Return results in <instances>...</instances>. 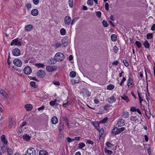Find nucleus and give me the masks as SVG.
<instances>
[{
	"instance_id": "nucleus-9",
	"label": "nucleus",
	"mask_w": 155,
	"mask_h": 155,
	"mask_svg": "<svg viewBox=\"0 0 155 155\" xmlns=\"http://www.w3.org/2000/svg\"><path fill=\"white\" fill-rule=\"evenodd\" d=\"M81 94L83 97H87L90 96L91 95V93L87 89H84L83 91Z\"/></svg>"
},
{
	"instance_id": "nucleus-20",
	"label": "nucleus",
	"mask_w": 155,
	"mask_h": 155,
	"mask_svg": "<svg viewBox=\"0 0 155 155\" xmlns=\"http://www.w3.org/2000/svg\"><path fill=\"white\" fill-rule=\"evenodd\" d=\"M134 84L133 81L131 82H127V86L128 88L130 89L132 88L133 87Z\"/></svg>"
},
{
	"instance_id": "nucleus-32",
	"label": "nucleus",
	"mask_w": 155,
	"mask_h": 155,
	"mask_svg": "<svg viewBox=\"0 0 155 155\" xmlns=\"http://www.w3.org/2000/svg\"><path fill=\"white\" fill-rule=\"evenodd\" d=\"M66 30L64 28H62L60 30V33L61 35H64L66 34Z\"/></svg>"
},
{
	"instance_id": "nucleus-28",
	"label": "nucleus",
	"mask_w": 155,
	"mask_h": 155,
	"mask_svg": "<svg viewBox=\"0 0 155 155\" xmlns=\"http://www.w3.org/2000/svg\"><path fill=\"white\" fill-rule=\"evenodd\" d=\"M85 146V145L83 143H81L78 144V147L79 149H82Z\"/></svg>"
},
{
	"instance_id": "nucleus-31",
	"label": "nucleus",
	"mask_w": 155,
	"mask_h": 155,
	"mask_svg": "<svg viewBox=\"0 0 155 155\" xmlns=\"http://www.w3.org/2000/svg\"><path fill=\"white\" fill-rule=\"evenodd\" d=\"M0 94L4 97H6L7 95V93L5 91L1 88H0Z\"/></svg>"
},
{
	"instance_id": "nucleus-17",
	"label": "nucleus",
	"mask_w": 155,
	"mask_h": 155,
	"mask_svg": "<svg viewBox=\"0 0 155 155\" xmlns=\"http://www.w3.org/2000/svg\"><path fill=\"white\" fill-rule=\"evenodd\" d=\"M25 107L27 111H30L32 109V106L31 104H27L25 106Z\"/></svg>"
},
{
	"instance_id": "nucleus-39",
	"label": "nucleus",
	"mask_w": 155,
	"mask_h": 155,
	"mask_svg": "<svg viewBox=\"0 0 155 155\" xmlns=\"http://www.w3.org/2000/svg\"><path fill=\"white\" fill-rule=\"evenodd\" d=\"M64 124L62 122H61L59 125L58 128L60 131H61L63 128Z\"/></svg>"
},
{
	"instance_id": "nucleus-62",
	"label": "nucleus",
	"mask_w": 155,
	"mask_h": 155,
	"mask_svg": "<svg viewBox=\"0 0 155 155\" xmlns=\"http://www.w3.org/2000/svg\"><path fill=\"white\" fill-rule=\"evenodd\" d=\"M94 103L96 104H99V100L97 98L94 99Z\"/></svg>"
},
{
	"instance_id": "nucleus-41",
	"label": "nucleus",
	"mask_w": 155,
	"mask_h": 155,
	"mask_svg": "<svg viewBox=\"0 0 155 155\" xmlns=\"http://www.w3.org/2000/svg\"><path fill=\"white\" fill-rule=\"evenodd\" d=\"M110 107V105L108 104H107L104 107V109L105 110H109Z\"/></svg>"
},
{
	"instance_id": "nucleus-45",
	"label": "nucleus",
	"mask_w": 155,
	"mask_h": 155,
	"mask_svg": "<svg viewBox=\"0 0 155 155\" xmlns=\"http://www.w3.org/2000/svg\"><path fill=\"white\" fill-rule=\"evenodd\" d=\"M153 37V34L152 33H149L147 35V38L148 39H151Z\"/></svg>"
},
{
	"instance_id": "nucleus-4",
	"label": "nucleus",
	"mask_w": 155,
	"mask_h": 155,
	"mask_svg": "<svg viewBox=\"0 0 155 155\" xmlns=\"http://www.w3.org/2000/svg\"><path fill=\"white\" fill-rule=\"evenodd\" d=\"M57 69V67L56 66H47L46 67V70L48 72H53L55 71Z\"/></svg>"
},
{
	"instance_id": "nucleus-38",
	"label": "nucleus",
	"mask_w": 155,
	"mask_h": 155,
	"mask_svg": "<svg viewBox=\"0 0 155 155\" xmlns=\"http://www.w3.org/2000/svg\"><path fill=\"white\" fill-rule=\"evenodd\" d=\"M76 75V73L74 71H72L70 73V76L71 78L75 77Z\"/></svg>"
},
{
	"instance_id": "nucleus-60",
	"label": "nucleus",
	"mask_w": 155,
	"mask_h": 155,
	"mask_svg": "<svg viewBox=\"0 0 155 155\" xmlns=\"http://www.w3.org/2000/svg\"><path fill=\"white\" fill-rule=\"evenodd\" d=\"M53 83L55 85L59 86L60 85V83L58 81H53Z\"/></svg>"
},
{
	"instance_id": "nucleus-63",
	"label": "nucleus",
	"mask_w": 155,
	"mask_h": 155,
	"mask_svg": "<svg viewBox=\"0 0 155 155\" xmlns=\"http://www.w3.org/2000/svg\"><path fill=\"white\" fill-rule=\"evenodd\" d=\"M45 108V106L44 105H42L40 107L38 108V111H40L41 110H44Z\"/></svg>"
},
{
	"instance_id": "nucleus-5",
	"label": "nucleus",
	"mask_w": 155,
	"mask_h": 155,
	"mask_svg": "<svg viewBox=\"0 0 155 155\" xmlns=\"http://www.w3.org/2000/svg\"><path fill=\"white\" fill-rule=\"evenodd\" d=\"M24 73L26 75L30 74L32 70L31 68L28 66H26L24 69Z\"/></svg>"
},
{
	"instance_id": "nucleus-23",
	"label": "nucleus",
	"mask_w": 155,
	"mask_h": 155,
	"mask_svg": "<svg viewBox=\"0 0 155 155\" xmlns=\"http://www.w3.org/2000/svg\"><path fill=\"white\" fill-rule=\"evenodd\" d=\"M9 126L10 127H12L13 126V120L12 118V117H10L9 118Z\"/></svg>"
},
{
	"instance_id": "nucleus-3",
	"label": "nucleus",
	"mask_w": 155,
	"mask_h": 155,
	"mask_svg": "<svg viewBox=\"0 0 155 155\" xmlns=\"http://www.w3.org/2000/svg\"><path fill=\"white\" fill-rule=\"evenodd\" d=\"M117 99L116 95L114 94L110 96L107 99V102L110 104L113 103L115 102Z\"/></svg>"
},
{
	"instance_id": "nucleus-34",
	"label": "nucleus",
	"mask_w": 155,
	"mask_h": 155,
	"mask_svg": "<svg viewBox=\"0 0 155 155\" xmlns=\"http://www.w3.org/2000/svg\"><path fill=\"white\" fill-rule=\"evenodd\" d=\"M143 45L146 48H149V44L147 41H146L143 43Z\"/></svg>"
},
{
	"instance_id": "nucleus-11",
	"label": "nucleus",
	"mask_w": 155,
	"mask_h": 155,
	"mask_svg": "<svg viewBox=\"0 0 155 155\" xmlns=\"http://www.w3.org/2000/svg\"><path fill=\"white\" fill-rule=\"evenodd\" d=\"M32 28L33 26L30 24L28 25L25 27V30L26 32L30 31Z\"/></svg>"
},
{
	"instance_id": "nucleus-10",
	"label": "nucleus",
	"mask_w": 155,
	"mask_h": 155,
	"mask_svg": "<svg viewBox=\"0 0 155 155\" xmlns=\"http://www.w3.org/2000/svg\"><path fill=\"white\" fill-rule=\"evenodd\" d=\"M68 40L67 39V37H65L63 38L62 40V45L64 47H66L68 45Z\"/></svg>"
},
{
	"instance_id": "nucleus-50",
	"label": "nucleus",
	"mask_w": 155,
	"mask_h": 155,
	"mask_svg": "<svg viewBox=\"0 0 155 155\" xmlns=\"http://www.w3.org/2000/svg\"><path fill=\"white\" fill-rule=\"evenodd\" d=\"M36 83L34 81H31L30 83L31 86L34 87H36Z\"/></svg>"
},
{
	"instance_id": "nucleus-21",
	"label": "nucleus",
	"mask_w": 155,
	"mask_h": 155,
	"mask_svg": "<svg viewBox=\"0 0 155 155\" xmlns=\"http://www.w3.org/2000/svg\"><path fill=\"white\" fill-rule=\"evenodd\" d=\"M118 127H115L111 131V133L113 134L116 135L119 134L118 132Z\"/></svg>"
},
{
	"instance_id": "nucleus-16",
	"label": "nucleus",
	"mask_w": 155,
	"mask_h": 155,
	"mask_svg": "<svg viewBox=\"0 0 155 155\" xmlns=\"http://www.w3.org/2000/svg\"><path fill=\"white\" fill-rule=\"evenodd\" d=\"M31 14L34 16L37 15L38 14V10L36 9H34L31 10Z\"/></svg>"
},
{
	"instance_id": "nucleus-51",
	"label": "nucleus",
	"mask_w": 155,
	"mask_h": 155,
	"mask_svg": "<svg viewBox=\"0 0 155 155\" xmlns=\"http://www.w3.org/2000/svg\"><path fill=\"white\" fill-rule=\"evenodd\" d=\"M61 45H62V44H61V43L59 42H57L55 45V47L56 48L60 47Z\"/></svg>"
},
{
	"instance_id": "nucleus-33",
	"label": "nucleus",
	"mask_w": 155,
	"mask_h": 155,
	"mask_svg": "<svg viewBox=\"0 0 155 155\" xmlns=\"http://www.w3.org/2000/svg\"><path fill=\"white\" fill-rule=\"evenodd\" d=\"M93 125L94 126L95 128L97 130H98L99 129V124L97 122H96L95 123L94 122L93 124Z\"/></svg>"
},
{
	"instance_id": "nucleus-52",
	"label": "nucleus",
	"mask_w": 155,
	"mask_h": 155,
	"mask_svg": "<svg viewBox=\"0 0 155 155\" xmlns=\"http://www.w3.org/2000/svg\"><path fill=\"white\" fill-rule=\"evenodd\" d=\"M130 110L131 112H136L137 108L134 107H130Z\"/></svg>"
},
{
	"instance_id": "nucleus-35",
	"label": "nucleus",
	"mask_w": 155,
	"mask_h": 155,
	"mask_svg": "<svg viewBox=\"0 0 155 155\" xmlns=\"http://www.w3.org/2000/svg\"><path fill=\"white\" fill-rule=\"evenodd\" d=\"M114 88V86L112 84H110L108 85L107 87V89L108 90H111Z\"/></svg>"
},
{
	"instance_id": "nucleus-54",
	"label": "nucleus",
	"mask_w": 155,
	"mask_h": 155,
	"mask_svg": "<svg viewBox=\"0 0 155 155\" xmlns=\"http://www.w3.org/2000/svg\"><path fill=\"white\" fill-rule=\"evenodd\" d=\"M68 4H69V7L71 8H72L73 5V0H70L69 1Z\"/></svg>"
},
{
	"instance_id": "nucleus-56",
	"label": "nucleus",
	"mask_w": 155,
	"mask_h": 155,
	"mask_svg": "<svg viewBox=\"0 0 155 155\" xmlns=\"http://www.w3.org/2000/svg\"><path fill=\"white\" fill-rule=\"evenodd\" d=\"M96 15L97 16L99 17L100 18L101 17V13L100 11H97L96 12Z\"/></svg>"
},
{
	"instance_id": "nucleus-58",
	"label": "nucleus",
	"mask_w": 155,
	"mask_h": 155,
	"mask_svg": "<svg viewBox=\"0 0 155 155\" xmlns=\"http://www.w3.org/2000/svg\"><path fill=\"white\" fill-rule=\"evenodd\" d=\"M87 143L89 144H91V145H93V141L91 140H87Z\"/></svg>"
},
{
	"instance_id": "nucleus-47",
	"label": "nucleus",
	"mask_w": 155,
	"mask_h": 155,
	"mask_svg": "<svg viewBox=\"0 0 155 155\" xmlns=\"http://www.w3.org/2000/svg\"><path fill=\"white\" fill-rule=\"evenodd\" d=\"M135 44L138 48H140L141 47V44L140 42L139 41H136Z\"/></svg>"
},
{
	"instance_id": "nucleus-30",
	"label": "nucleus",
	"mask_w": 155,
	"mask_h": 155,
	"mask_svg": "<svg viewBox=\"0 0 155 155\" xmlns=\"http://www.w3.org/2000/svg\"><path fill=\"white\" fill-rule=\"evenodd\" d=\"M104 151L107 155H110L113 153V152L112 151L107 150L106 149H104Z\"/></svg>"
},
{
	"instance_id": "nucleus-44",
	"label": "nucleus",
	"mask_w": 155,
	"mask_h": 155,
	"mask_svg": "<svg viewBox=\"0 0 155 155\" xmlns=\"http://www.w3.org/2000/svg\"><path fill=\"white\" fill-rule=\"evenodd\" d=\"M25 6L26 7V8L28 10L30 9L31 8V5L30 3H27L25 5Z\"/></svg>"
},
{
	"instance_id": "nucleus-24",
	"label": "nucleus",
	"mask_w": 155,
	"mask_h": 155,
	"mask_svg": "<svg viewBox=\"0 0 155 155\" xmlns=\"http://www.w3.org/2000/svg\"><path fill=\"white\" fill-rule=\"evenodd\" d=\"M129 114V113L127 111H124L123 112L122 117L124 118H127L128 117Z\"/></svg>"
},
{
	"instance_id": "nucleus-6",
	"label": "nucleus",
	"mask_w": 155,
	"mask_h": 155,
	"mask_svg": "<svg viewBox=\"0 0 155 155\" xmlns=\"http://www.w3.org/2000/svg\"><path fill=\"white\" fill-rule=\"evenodd\" d=\"M13 63L15 65L18 67H21L22 64L21 61L18 59H15L13 61Z\"/></svg>"
},
{
	"instance_id": "nucleus-53",
	"label": "nucleus",
	"mask_w": 155,
	"mask_h": 155,
	"mask_svg": "<svg viewBox=\"0 0 155 155\" xmlns=\"http://www.w3.org/2000/svg\"><path fill=\"white\" fill-rule=\"evenodd\" d=\"M107 120V118L105 117L103 119L100 121V122L101 123H105Z\"/></svg>"
},
{
	"instance_id": "nucleus-46",
	"label": "nucleus",
	"mask_w": 155,
	"mask_h": 155,
	"mask_svg": "<svg viewBox=\"0 0 155 155\" xmlns=\"http://www.w3.org/2000/svg\"><path fill=\"white\" fill-rule=\"evenodd\" d=\"M77 79H78L77 80H72L71 81L72 83L73 84L78 83L79 82V78H77Z\"/></svg>"
},
{
	"instance_id": "nucleus-57",
	"label": "nucleus",
	"mask_w": 155,
	"mask_h": 155,
	"mask_svg": "<svg viewBox=\"0 0 155 155\" xmlns=\"http://www.w3.org/2000/svg\"><path fill=\"white\" fill-rule=\"evenodd\" d=\"M39 0H33V3L35 5H38L39 2Z\"/></svg>"
},
{
	"instance_id": "nucleus-25",
	"label": "nucleus",
	"mask_w": 155,
	"mask_h": 155,
	"mask_svg": "<svg viewBox=\"0 0 155 155\" xmlns=\"http://www.w3.org/2000/svg\"><path fill=\"white\" fill-rule=\"evenodd\" d=\"M7 147L6 145H3L1 147V152L2 153H4L6 151Z\"/></svg>"
},
{
	"instance_id": "nucleus-15",
	"label": "nucleus",
	"mask_w": 155,
	"mask_h": 155,
	"mask_svg": "<svg viewBox=\"0 0 155 155\" xmlns=\"http://www.w3.org/2000/svg\"><path fill=\"white\" fill-rule=\"evenodd\" d=\"M120 97L122 100L125 101L127 103L129 102L130 101V100L128 97L125 95L121 96Z\"/></svg>"
},
{
	"instance_id": "nucleus-2",
	"label": "nucleus",
	"mask_w": 155,
	"mask_h": 155,
	"mask_svg": "<svg viewBox=\"0 0 155 155\" xmlns=\"http://www.w3.org/2000/svg\"><path fill=\"white\" fill-rule=\"evenodd\" d=\"M36 151L34 148H29L26 152L25 155H35Z\"/></svg>"
},
{
	"instance_id": "nucleus-26",
	"label": "nucleus",
	"mask_w": 155,
	"mask_h": 155,
	"mask_svg": "<svg viewBox=\"0 0 155 155\" xmlns=\"http://www.w3.org/2000/svg\"><path fill=\"white\" fill-rule=\"evenodd\" d=\"M39 154L40 155H48V153L45 150H41L39 151Z\"/></svg>"
},
{
	"instance_id": "nucleus-1",
	"label": "nucleus",
	"mask_w": 155,
	"mask_h": 155,
	"mask_svg": "<svg viewBox=\"0 0 155 155\" xmlns=\"http://www.w3.org/2000/svg\"><path fill=\"white\" fill-rule=\"evenodd\" d=\"M64 58V56L61 52H58L55 55L54 59L56 61H61Z\"/></svg>"
},
{
	"instance_id": "nucleus-22",
	"label": "nucleus",
	"mask_w": 155,
	"mask_h": 155,
	"mask_svg": "<svg viewBox=\"0 0 155 155\" xmlns=\"http://www.w3.org/2000/svg\"><path fill=\"white\" fill-rule=\"evenodd\" d=\"M130 120L131 121H134L135 123H136L138 121V120L137 118L135 116H131L130 117Z\"/></svg>"
},
{
	"instance_id": "nucleus-49",
	"label": "nucleus",
	"mask_w": 155,
	"mask_h": 155,
	"mask_svg": "<svg viewBox=\"0 0 155 155\" xmlns=\"http://www.w3.org/2000/svg\"><path fill=\"white\" fill-rule=\"evenodd\" d=\"M57 101V100H55L54 101H52L50 102V104L51 106H53L55 104L56 102Z\"/></svg>"
},
{
	"instance_id": "nucleus-7",
	"label": "nucleus",
	"mask_w": 155,
	"mask_h": 155,
	"mask_svg": "<svg viewBox=\"0 0 155 155\" xmlns=\"http://www.w3.org/2000/svg\"><path fill=\"white\" fill-rule=\"evenodd\" d=\"M12 54L13 55L15 56H18L21 54L20 50L18 48H16L13 49L12 51Z\"/></svg>"
},
{
	"instance_id": "nucleus-18",
	"label": "nucleus",
	"mask_w": 155,
	"mask_h": 155,
	"mask_svg": "<svg viewBox=\"0 0 155 155\" xmlns=\"http://www.w3.org/2000/svg\"><path fill=\"white\" fill-rule=\"evenodd\" d=\"M31 136L27 134H25L23 136V138L24 140L26 141H28L30 140Z\"/></svg>"
},
{
	"instance_id": "nucleus-29",
	"label": "nucleus",
	"mask_w": 155,
	"mask_h": 155,
	"mask_svg": "<svg viewBox=\"0 0 155 155\" xmlns=\"http://www.w3.org/2000/svg\"><path fill=\"white\" fill-rule=\"evenodd\" d=\"M111 38L113 41H116L117 40V36L115 34L112 35L111 36Z\"/></svg>"
},
{
	"instance_id": "nucleus-36",
	"label": "nucleus",
	"mask_w": 155,
	"mask_h": 155,
	"mask_svg": "<svg viewBox=\"0 0 155 155\" xmlns=\"http://www.w3.org/2000/svg\"><path fill=\"white\" fill-rule=\"evenodd\" d=\"M106 145L107 147L109 148H111L114 146V145L111 144L109 142H107L106 143Z\"/></svg>"
},
{
	"instance_id": "nucleus-55",
	"label": "nucleus",
	"mask_w": 155,
	"mask_h": 155,
	"mask_svg": "<svg viewBox=\"0 0 155 155\" xmlns=\"http://www.w3.org/2000/svg\"><path fill=\"white\" fill-rule=\"evenodd\" d=\"M123 62L125 66L127 67L129 66V63L127 62V61L126 60H123Z\"/></svg>"
},
{
	"instance_id": "nucleus-13",
	"label": "nucleus",
	"mask_w": 155,
	"mask_h": 155,
	"mask_svg": "<svg viewBox=\"0 0 155 155\" xmlns=\"http://www.w3.org/2000/svg\"><path fill=\"white\" fill-rule=\"evenodd\" d=\"M1 139L4 145H6L8 143V141L6 139V137L5 135H2L1 137Z\"/></svg>"
},
{
	"instance_id": "nucleus-59",
	"label": "nucleus",
	"mask_w": 155,
	"mask_h": 155,
	"mask_svg": "<svg viewBox=\"0 0 155 155\" xmlns=\"http://www.w3.org/2000/svg\"><path fill=\"white\" fill-rule=\"evenodd\" d=\"M10 56L9 55L8 58L7 63L8 65H10L11 63V61L10 60Z\"/></svg>"
},
{
	"instance_id": "nucleus-8",
	"label": "nucleus",
	"mask_w": 155,
	"mask_h": 155,
	"mask_svg": "<svg viewBox=\"0 0 155 155\" xmlns=\"http://www.w3.org/2000/svg\"><path fill=\"white\" fill-rule=\"evenodd\" d=\"M21 42L16 39L13 40L11 43V45H19L21 46Z\"/></svg>"
},
{
	"instance_id": "nucleus-40",
	"label": "nucleus",
	"mask_w": 155,
	"mask_h": 155,
	"mask_svg": "<svg viewBox=\"0 0 155 155\" xmlns=\"http://www.w3.org/2000/svg\"><path fill=\"white\" fill-rule=\"evenodd\" d=\"M102 24L103 26L105 27H107L108 26V24L107 22L105 20H104L102 21Z\"/></svg>"
},
{
	"instance_id": "nucleus-19",
	"label": "nucleus",
	"mask_w": 155,
	"mask_h": 155,
	"mask_svg": "<svg viewBox=\"0 0 155 155\" xmlns=\"http://www.w3.org/2000/svg\"><path fill=\"white\" fill-rule=\"evenodd\" d=\"M51 122L52 124H55L58 123V120L56 117L54 116L51 118Z\"/></svg>"
},
{
	"instance_id": "nucleus-14",
	"label": "nucleus",
	"mask_w": 155,
	"mask_h": 155,
	"mask_svg": "<svg viewBox=\"0 0 155 155\" xmlns=\"http://www.w3.org/2000/svg\"><path fill=\"white\" fill-rule=\"evenodd\" d=\"M45 74V72L42 70H39L37 73V75L41 77L44 76Z\"/></svg>"
},
{
	"instance_id": "nucleus-27",
	"label": "nucleus",
	"mask_w": 155,
	"mask_h": 155,
	"mask_svg": "<svg viewBox=\"0 0 155 155\" xmlns=\"http://www.w3.org/2000/svg\"><path fill=\"white\" fill-rule=\"evenodd\" d=\"M8 155H13V151L11 148H8L7 150Z\"/></svg>"
},
{
	"instance_id": "nucleus-42",
	"label": "nucleus",
	"mask_w": 155,
	"mask_h": 155,
	"mask_svg": "<svg viewBox=\"0 0 155 155\" xmlns=\"http://www.w3.org/2000/svg\"><path fill=\"white\" fill-rule=\"evenodd\" d=\"M98 131L99 133L100 136V137H101L104 133V130L103 128H101L100 129H99Z\"/></svg>"
},
{
	"instance_id": "nucleus-43",
	"label": "nucleus",
	"mask_w": 155,
	"mask_h": 155,
	"mask_svg": "<svg viewBox=\"0 0 155 155\" xmlns=\"http://www.w3.org/2000/svg\"><path fill=\"white\" fill-rule=\"evenodd\" d=\"M93 0H88L87 4L88 5H93Z\"/></svg>"
},
{
	"instance_id": "nucleus-48",
	"label": "nucleus",
	"mask_w": 155,
	"mask_h": 155,
	"mask_svg": "<svg viewBox=\"0 0 155 155\" xmlns=\"http://www.w3.org/2000/svg\"><path fill=\"white\" fill-rule=\"evenodd\" d=\"M124 130L125 128L124 127H122L120 128H118V134H120L122 132L124 131Z\"/></svg>"
},
{
	"instance_id": "nucleus-61",
	"label": "nucleus",
	"mask_w": 155,
	"mask_h": 155,
	"mask_svg": "<svg viewBox=\"0 0 155 155\" xmlns=\"http://www.w3.org/2000/svg\"><path fill=\"white\" fill-rule=\"evenodd\" d=\"M138 97L139 99V101L140 103V104H141V102L142 101H143V99L140 97V94H138Z\"/></svg>"
},
{
	"instance_id": "nucleus-64",
	"label": "nucleus",
	"mask_w": 155,
	"mask_h": 155,
	"mask_svg": "<svg viewBox=\"0 0 155 155\" xmlns=\"http://www.w3.org/2000/svg\"><path fill=\"white\" fill-rule=\"evenodd\" d=\"M108 3H106L105 4V9L106 10H108L109 9L108 8Z\"/></svg>"
},
{
	"instance_id": "nucleus-37",
	"label": "nucleus",
	"mask_w": 155,
	"mask_h": 155,
	"mask_svg": "<svg viewBox=\"0 0 155 155\" xmlns=\"http://www.w3.org/2000/svg\"><path fill=\"white\" fill-rule=\"evenodd\" d=\"M35 66L38 68H43L45 67L44 64L40 63L36 64Z\"/></svg>"
},
{
	"instance_id": "nucleus-12",
	"label": "nucleus",
	"mask_w": 155,
	"mask_h": 155,
	"mask_svg": "<svg viewBox=\"0 0 155 155\" xmlns=\"http://www.w3.org/2000/svg\"><path fill=\"white\" fill-rule=\"evenodd\" d=\"M124 123L125 121L123 119H120L117 122V126L119 127L122 126L124 125Z\"/></svg>"
}]
</instances>
